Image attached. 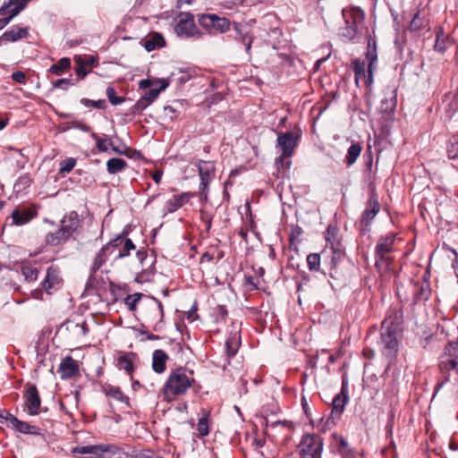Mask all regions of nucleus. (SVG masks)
I'll return each instance as SVG.
<instances>
[{"label":"nucleus","instance_id":"f8f14e48","mask_svg":"<svg viewBox=\"0 0 458 458\" xmlns=\"http://www.w3.org/2000/svg\"><path fill=\"white\" fill-rule=\"evenodd\" d=\"M349 395H348V387H347V381L345 378H343L342 382V387L339 394H335L333 398L332 402V410H331V415L329 420H332L333 423L335 424V420H337L340 419L341 415L343 414L345 405L348 402Z\"/></svg>","mask_w":458,"mask_h":458},{"label":"nucleus","instance_id":"5fc2aeb1","mask_svg":"<svg viewBox=\"0 0 458 458\" xmlns=\"http://www.w3.org/2000/svg\"><path fill=\"white\" fill-rule=\"evenodd\" d=\"M235 30L240 35L241 40H242V44L245 46V50L249 54L250 51V48H251L253 38L251 36L248 35L247 33H245V34L242 33V30L239 29L237 26H235Z\"/></svg>","mask_w":458,"mask_h":458},{"label":"nucleus","instance_id":"bf43d9fd","mask_svg":"<svg viewBox=\"0 0 458 458\" xmlns=\"http://www.w3.org/2000/svg\"><path fill=\"white\" fill-rule=\"evenodd\" d=\"M74 82L72 79H59L53 82V87L56 89H67L70 86H73Z\"/></svg>","mask_w":458,"mask_h":458},{"label":"nucleus","instance_id":"1a4fd4ad","mask_svg":"<svg viewBox=\"0 0 458 458\" xmlns=\"http://www.w3.org/2000/svg\"><path fill=\"white\" fill-rule=\"evenodd\" d=\"M301 131L297 129L286 132H277L276 147H279L282 157H291L298 145Z\"/></svg>","mask_w":458,"mask_h":458},{"label":"nucleus","instance_id":"20e7f679","mask_svg":"<svg viewBox=\"0 0 458 458\" xmlns=\"http://www.w3.org/2000/svg\"><path fill=\"white\" fill-rule=\"evenodd\" d=\"M344 27L341 28L340 35L346 40L353 39L360 32L364 21V13L359 7L345 8L342 11Z\"/></svg>","mask_w":458,"mask_h":458},{"label":"nucleus","instance_id":"de8ad7c7","mask_svg":"<svg viewBox=\"0 0 458 458\" xmlns=\"http://www.w3.org/2000/svg\"><path fill=\"white\" fill-rule=\"evenodd\" d=\"M142 296H143L142 293H137L134 294L128 295L125 298L124 302H125L126 306L128 307L129 310L135 311L137 310V305Z\"/></svg>","mask_w":458,"mask_h":458},{"label":"nucleus","instance_id":"0eeeda50","mask_svg":"<svg viewBox=\"0 0 458 458\" xmlns=\"http://www.w3.org/2000/svg\"><path fill=\"white\" fill-rule=\"evenodd\" d=\"M174 32L180 38H201L203 32L195 24L194 16L191 13L182 12L175 19Z\"/></svg>","mask_w":458,"mask_h":458},{"label":"nucleus","instance_id":"338daca9","mask_svg":"<svg viewBox=\"0 0 458 458\" xmlns=\"http://www.w3.org/2000/svg\"><path fill=\"white\" fill-rule=\"evenodd\" d=\"M0 418L4 419L6 420L7 426L12 428V426H13L12 418H16V417L14 415H13L12 413H10L6 410H1L0 411Z\"/></svg>","mask_w":458,"mask_h":458},{"label":"nucleus","instance_id":"c03bdc74","mask_svg":"<svg viewBox=\"0 0 458 458\" xmlns=\"http://www.w3.org/2000/svg\"><path fill=\"white\" fill-rule=\"evenodd\" d=\"M197 167L200 180H202L203 178L208 181H210V172L214 171V165L208 162L200 160L199 161Z\"/></svg>","mask_w":458,"mask_h":458},{"label":"nucleus","instance_id":"39448f33","mask_svg":"<svg viewBox=\"0 0 458 458\" xmlns=\"http://www.w3.org/2000/svg\"><path fill=\"white\" fill-rule=\"evenodd\" d=\"M396 234L389 233L386 235L379 237L375 247V266L380 271L382 269L387 270L393 262V258L390 254L394 250V244L395 242Z\"/></svg>","mask_w":458,"mask_h":458},{"label":"nucleus","instance_id":"f704fd0d","mask_svg":"<svg viewBox=\"0 0 458 458\" xmlns=\"http://www.w3.org/2000/svg\"><path fill=\"white\" fill-rule=\"evenodd\" d=\"M154 264L155 260H152L148 267L143 268L140 273H138L135 278L136 282L140 284L152 282L156 274Z\"/></svg>","mask_w":458,"mask_h":458},{"label":"nucleus","instance_id":"f03ea898","mask_svg":"<svg viewBox=\"0 0 458 458\" xmlns=\"http://www.w3.org/2000/svg\"><path fill=\"white\" fill-rule=\"evenodd\" d=\"M194 382L195 379L189 377L183 368L173 370L162 388L165 400L171 402L176 396L185 394Z\"/></svg>","mask_w":458,"mask_h":458},{"label":"nucleus","instance_id":"49530a36","mask_svg":"<svg viewBox=\"0 0 458 458\" xmlns=\"http://www.w3.org/2000/svg\"><path fill=\"white\" fill-rule=\"evenodd\" d=\"M38 269L35 267L26 265L21 267V274L28 282H34L38 279Z\"/></svg>","mask_w":458,"mask_h":458},{"label":"nucleus","instance_id":"ea45409f","mask_svg":"<svg viewBox=\"0 0 458 458\" xmlns=\"http://www.w3.org/2000/svg\"><path fill=\"white\" fill-rule=\"evenodd\" d=\"M338 233H339V229L337 228L336 225H328L327 231H326V234H325V239L327 242V248H326L327 250L329 245L331 246V245L342 243L341 240L338 237Z\"/></svg>","mask_w":458,"mask_h":458},{"label":"nucleus","instance_id":"a19ab883","mask_svg":"<svg viewBox=\"0 0 458 458\" xmlns=\"http://www.w3.org/2000/svg\"><path fill=\"white\" fill-rule=\"evenodd\" d=\"M157 83H160L157 89H150L142 96L148 104H151L158 97L159 93L168 87V83L165 80H157Z\"/></svg>","mask_w":458,"mask_h":458},{"label":"nucleus","instance_id":"423d86ee","mask_svg":"<svg viewBox=\"0 0 458 458\" xmlns=\"http://www.w3.org/2000/svg\"><path fill=\"white\" fill-rule=\"evenodd\" d=\"M322 438L316 434H305L297 445L298 458H321Z\"/></svg>","mask_w":458,"mask_h":458},{"label":"nucleus","instance_id":"cd10ccee","mask_svg":"<svg viewBox=\"0 0 458 458\" xmlns=\"http://www.w3.org/2000/svg\"><path fill=\"white\" fill-rule=\"evenodd\" d=\"M13 426L12 428L18 432L29 435H40V429L26 421H21L18 418H12Z\"/></svg>","mask_w":458,"mask_h":458},{"label":"nucleus","instance_id":"e433bc0d","mask_svg":"<svg viewBox=\"0 0 458 458\" xmlns=\"http://www.w3.org/2000/svg\"><path fill=\"white\" fill-rule=\"evenodd\" d=\"M102 458H112L114 456L121 457L124 454L123 448L114 444H101Z\"/></svg>","mask_w":458,"mask_h":458},{"label":"nucleus","instance_id":"69168bd1","mask_svg":"<svg viewBox=\"0 0 458 458\" xmlns=\"http://www.w3.org/2000/svg\"><path fill=\"white\" fill-rule=\"evenodd\" d=\"M12 79L20 84H25L27 81V76L22 71H15L11 75Z\"/></svg>","mask_w":458,"mask_h":458},{"label":"nucleus","instance_id":"8fccbe9b","mask_svg":"<svg viewBox=\"0 0 458 458\" xmlns=\"http://www.w3.org/2000/svg\"><path fill=\"white\" fill-rule=\"evenodd\" d=\"M290 157H282V154L276 159V165L278 173H285L291 166Z\"/></svg>","mask_w":458,"mask_h":458},{"label":"nucleus","instance_id":"79ce46f5","mask_svg":"<svg viewBox=\"0 0 458 458\" xmlns=\"http://www.w3.org/2000/svg\"><path fill=\"white\" fill-rule=\"evenodd\" d=\"M446 153L449 159L458 160V133L450 137L446 143Z\"/></svg>","mask_w":458,"mask_h":458},{"label":"nucleus","instance_id":"864d4df0","mask_svg":"<svg viewBox=\"0 0 458 458\" xmlns=\"http://www.w3.org/2000/svg\"><path fill=\"white\" fill-rule=\"evenodd\" d=\"M235 30L240 35L241 40H242V44L245 46V50L249 54L250 51V48H251L253 38L251 36L248 35L247 33H245V34L242 33V30L239 29L237 26H235Z\"/></svg>","mask_w":458,"mask_h":458},{"label":"nucleus","instance_id":"a18cd8bd","mask_svg":"<svg viewBox=\"0 0 458 458\" xmlns=\"http://www.w3.org/2000/svg\"><path fill=\"white\" fill-rule=\"evenodd\" d=\"M203 416L199 419L197 430L199 437H205L209 433L208 427V413L206 411H202Z\"/></svg>","mask_w":458,"mask_h":458},{"label":"nucleus","instance_id":"13d9d810","mask_svg":"<svg viewBox=\"0 0 458 458\" xmlns=\"http://www.w3.org/2000/svg\"><path fill=\"white\" fill-rule=\"evenodd\" d=\"M179 111L173 106H165L164 107V115L166 119L174 121L177 118Z\"/></svg>","mask_w":458,"mask_h":458},{"label":"nucleus","instance_id":"a878e982","mask_svg":"<svg viewBox=\"0 0 458 458\" xmlns=\"http://www.w3.org/2000/svg\"><path fill=\"white\" fill-rule=\"evenodd\" d=\"M165 43V38L160 33L149 34L143 39V47L148 52L164 47Z\"/></svg>","mask_w":458,"mask_h":458},{"label":"nucleus","instance_id":"9b49d317","mask_svg":"<svg viewBox=\"0 0 458 458\" xmlns=\"http://www.w3.org/2000/svg\"><path fill=\"white\" fill-rule=\"evenodd\" d=\"M380 211V204L375 190L370 191L369 198L366 202L365 209L362 212L360 224L361 226L369 227L371 221Z\"/></svg>","mask_w":458,"mask_h":458},{"label":"nucleus","instance_id":"aec40b11","mask_svg":"<svg viewBox=\"0 0 458 458\" xmlns=\"http://www.w3.org/2000/svg\"><path fill=\"white\" fill-rule=\"evenodd\" d=\"M114 240H118V242H115V254H114V260L129 256L130 251L135 249V245L132 241L126 238L123 233L117 235Z\"/></svg>","mask_w":458,"mask_h":458},{"label":"nucleus","instance_id":"393cba45","mask_svg":"<svg viewBox=\"0 0 458 458\" xmlns=\"http://www.w3.org/2000/svg\"><path fill=\"white\" fill-rule=\"evenodd\" d=\"M168 355L163 350H156L152 356V369L156 373L161 374L166 369Z\"/></svg>","mask_w":458,"mask_h":458},{"label":"nucleus","instance_id":"a211bd4d","mask_svg":"<svg viewBox=\"0 0 458 458\" xmlns=\"http://www.w3.org/2000/svg\"><path fill=\"white\" fill-rule=\"evenodd\" d=\"M366 59L369 62L368 64V79L367 83L372 84L373 82V72L376 68V63L377 61V43L374 38L371 36L368 38V47L366 52Z\"/></svg>","mask_w":458,"mask_h":458},{"label":"nucleus","instance_id":"7c9ffc66","mask_svg":"<svg viewBox=\"0 0 458 458\" xmlns=\"http://www.w3.org/2000/svg\"><path fill=\"white\" fill-rule=\"evenodd\" d=\"M135 354L133 352H127L118 357L117 367L119 369H123L127 374L131 375L133 367V358Z\"/></svg>","mask_w":458,"mask_h":458},{"label":"nucleus","instance_id":"c756f323","mask_svg":"<svg viewBox=\"0 0 458 458\" xmlns=\"http://www.w3.org/2000/svg\"><path fill=\"white\" fill-rule=\"evenodd\" d=\"M329 251L327 253V257L330 256V267L332 268L335 267L340 260L344 257L345 251L342 243L335 245H329Z\"/></svg>","mask_w":458,"mask_h":458},{"label":"nucleus","instance_id":"7ed1b4c3","mask_svg":"<svg viewBox=\"0 0 458 458\" xmlns=\"http://www.w3.org/2000/svg\"><path fill=\"white\" fill-rule=\"evenodd\" d=\"M396 295L401 302L415 305L420 301H426L431 295V288L428 280L424 276L421 282L411 281L404 287L403 285L396 287Z\"/></svg>","mask_w":458,"mask_h":458},{"label":"nucleus","instance_id":"6ab92c4d","mask_svg":"<svg viewBox=\"0 0 458 458\" xmlns=\"http://www.w3.org/2000/svg\"><path fill=\"white\" fill-rule=\"evenodd\" d=\"M80 372L78 362L71 356L64 357L58 368V373L63 379H68L75 377Z\"/></svg>","mask_w":458,"mask_h":458},{"label":"nucleus","instance_id":"5701e85b","mask_svg":"<svg viewBox=\"0 0 458 458\" xmlns=\"http://www.w3.org/2000/svg\"><path fill=\"white\" fill-rule=\"evenodd\" d=\"M196 196V193L182 192L179 195H174L165 202V210L168 213H174L186 204L190 199Z\"/></svg>","mask_w":458,"mask_h":458},{"label":"nucleus","instance_id":"6e6552de","mask_svg":"<svg viewBox=\"0 0 458 458\" xmlns=\"http://www.w3.org/2000/svg\"><path fill=\"white\" fill-rule=\"evenodd\" d=\"M199 24L211 34L212 30L218 33H225L230 30V21L215 13H203L198 15Z\"/></svg>","mask_w":458,"mask_h":458},{"label":"nucleus","instance_id":"37998d69","mask_svg":"<svg viewBox=\"0 0 458 458\" xmlns=\"http://www.w3.org/2000/svg\"><path fill=\"white\" fill-rule=\"evenodd\" d=\"M153 308L152 313L150 315L151 320H157V322H162L164 318V307L160 301L156 298H152Z\"/></svg>","mask_w":458,"mask_h":458},{"label":"nucleus","instance_id":"58836bf2","mask_svg":"<svg viewBox=\"0 0 458 458\" xmlns=\"http://www.w3.org/2000/svg\"><path fill=\"white\" fill-rule=\"evenodd\" d=\"M71 67V60L68 57L61 58L56 64L50 66L48 72L60 76L64 73Z\"/></svg>","mask_w":458,"mask_h":458},{"label":"nucleus","instance_id":"680f3d73","mask_svg":"<svg viewBox=\"0 0 458 458\" xmlns=\"http://www.w3.org/2000/svg\"><path fill=\"white\" fill-rule=\"evenodd\" d=\"M338 451L342 454H347L351 452L348 442L344 437H337Z\"/></svg>","mask_w":458,"mask_h":458},{"label":"nucleus","instance_id":"9d476101","mask_svg":"<svg viewBox=\"0 0 458 458\" xmlns=\"http://www.w3.org/2000/svg\"><path fill=\"white\" fill-rule=\"evenodd\" d=\"M401 331L395 329H381V342L383 344V353L388 358H394L398 353L399 340L398 335Z\"/></svg>","mask_w":458,"mask_h":458},{"label":"nucleus","instance_id":"603ef678","mask_svg":"<svg viewBox=\"0 0 458 458\" xmlns=\"http://www.w3.org/2000/svg\"><path fill=\"white\" fill-rule=\"evenodd\" d=\"M76 160L72 157L66 158L60 163L59 173L60 174H68L70 173L75 166Z\"/></svg>","mask_w":458,"mask_h":458},{"label":"nucleus","instance_id":"2f4dec72","mask_svg":"<svg viewBox=\"0 0 458 458\" xmlns=\"http://www.w3.org/2000/svg\"><path fill=\"white\" fill-rule=\"evenodd\" d=\"M328 250L325 249L321 254L310 253L307 257V265L310 271H319L321 257L324 259L327 258Z\"/></svg>","mask_w":458,"mask_h":458},{"label":"nucleus","instance_id":"4468645a","mask_svg":"<svg viewBox=\"0 0 458 458\" xmlns=\"http://www.w3.org/2000/svg\"><path fill=\"white\" fill-rule=\"evenodd\" d=\"M38 216V208L34 205L28 207H18L11 215L12 225L21 226L27 225Z\"/></svg>","mask_w":458,"mask_h":458},{"label":"nucleus","instance_id":"4d7b16f0","mask_svg":"<svg viewBox=\"0 0 458 458\" xmlns=\"http://www.w3.org/2000/svg\"><path fill=\"white\" fill-rule=\"evenodd\" d=\"M75 63H76V73L81 77V79H83L88 74L89 71L86 69L87 66L84 65L81 63V57H75Z\"/></svg>","mask_w":458,"mask_h":458},{"label":"nucleus","instance_id":"4be33fe9","mask_svg":"<svg viewBox=\"0 0 458 458\" xmlns=\"http://www.w3.org/2000/svg\"><path fill=\"white\" fill-rule=\"evenodd\" d=\"M397 104L396 89L394 87H387L385 89V98H382L380 103V111L383 113L390 114L394 112Z\"/></svg>","mask_w":458,"mask_h":458},{"label":"nucleus","instance_id":"ddd939ff","mask_svg":"<svg viewBox=\"0 0 458 458\" xmlns=\"http://www.w3.org/2000/svg\"><path fill=\"white\" fill-rule=\"evenodd\" d=\"M117 242L118 240H111L98 250L90 265L89 270L91 276L99 270L109 258L114 257V254H115V242Z\"/></svg>","mask_w":458,"mask_h":458},{"label":"nucleus","instance_id":"dca6fc26","mask_svg":"<svg viewBox=\"0 0 458 458\" xmlns=\"http://www.w3.org/2000/svg\"><path fill=\"white\" fill-rule=\"evenodd\" d=\"M23 397L28 413L32 416L38 414L41 406V398L37 386L34 385L28 386L24 391Z\"/></svg>","mask_w":458,"mask_h":458},{"label":"nucleus","instance_id":"bb28decb","mask_svg":"<svg viewBox=\"0 0 458 458\" xmlns=\"http://www.w3.org/2000/svg\"><path fill=\"white\" fill-rule=\"evenodd\" d=\"M103 392L106 394V395L124 403L128 408L131 407L129 397L125 395L119 387L111 385H106L103 387Z\"/></svg>","mask_w":458,"mask_h":458},{"label":"nucleus","instance_id":"c85d7f7f","mask_svg":"<svg viewBox=\"0 0 458 458\" xmlns=\"http://www.w3.org/2000/svg\"><path fill=\"white\" fill-rule=\"evenodd\" d=\"M73 454H90L91 458H102V445H86V446H75L72 449Z\"/></svg>","mask_w":458,"mask_h":458},{"label":"nucleus","instance_id":"0e129e2a","mask_svg":"<svg viewBox=\"0 0 458 458\" xmlns=\"http://www.w3.org/2000/svg\"><path fill=\"white\" fill-rule=\"evenodd\" d=\"M258 284L259 282L251 276H244V286L248 291H254L258 289Z\"/></svg>","mask_w":458,"mask_h":458},{"label":"nucleus","instance_id":"f3484780","mask_svg":"<svg viewBox=\"0 0 458 458\" xmlns=\"http://www.w3.org/2000/svg\"><path fill=\"white\" fill-rule=\"evenodd\" d=\"M403 323V312L401 308H391L386 318L382 322L383 329H395L401 331Z\"/></svg>","mask_w":458,"mask_h":458},{"label":"nucleus","instance_id":"09e8293b","mask_svg":"<svg viewBox=\"0 0 458 458\" xmlns=\"http://www.w3.org/2000/svg\"><path fill=\"white\" fill-rule=\"evenodd\" d=\"M81 103L87 107H93L97 109H106V103L105 99L91 100L89 98H81Z\"/></svg>","mask_w":458,"mask_h":458},{"label":"nucleus","instance_id":"3c124183","mask_svg":"<svg viewBox=\"0 0 458 458\" xmlns=\"http://www.w3.org/2000/svg\"><path fill=\"white\" fill-rule=\"evenodd\" d=\"M106 97L109 99L110 103L114 106L120 105L125 101V98L123 97L116 96V91L113 87H108L106 89Z\"/></svg>","mask_w":458,"mask_h":458},{"label":"nucleus","instance_id":"774afa93","mask_svg":"<svg viewBox=\"0 0 458 458\" xmlns=\"http://www.w3.org/2000/svg\"><path fill=\"white\" fill-rule=\"evenodd\" d=\"M155 84H157V81H153L149 79H144L139 82V88L140 89H150L152 88V86H154Z\"/></svg>","mask_w":458,"mask_h":458},{"label":"nucleus","instance_id":"c9c22d12","mask_svg":"<svg viewBox=\"0 0 458 458\" xmlns=\"http://www.w3.org/2000/svg\"><path fill=\"white\" fill-rule=\"evenodd\" d=\"M353 71L355 74V81L358 82L360 80H365V84L369 86L370 84L367 83L368 79V69L366 70V64L364 61L360 59H355L352 62Z\"/></svg>","mask_w":458,"mask_h":458},{"label":"nucleus","instance_id":"f257e3e1","mask_svg":"<svg viewBox=\"0 0 458 458\" xmlns=\"http://www.w3.org/2000/svg\"><path fill=\"white\" fill-rule=\"evenodd\" d=\"M81 225L82 219L76 211L66 213L61 219L58 229L46 234V244L56 247L66 243L71 239H75L80 233Z\"/></svg>","mask_w":458,"mask_h":458},{"label":"nucleus","instance_id":"72a5a7b5","mask_svg":"<svg viewBox=\"0 0 458 458\" xmlns=\"http://www.w3.org/2000/svg\"><path fill=\"white\" fill-rule=\"evenodd\" d=\"M128 166L127 162L119 157H113L106 162V170L110 174H115L123 171Z\"/></svg>","mask_w":458,"mask_h":458},{"label":"nucleus","instance_id":"473e14b6","mask_svg":"<svg viewBox=\"0 0 458 458\" xmlns=\"http://www.w3.org/2000/svg\"><path fill=\"white\" fill-rule=\"evenodd\" d=\"M240 344H241V338L238 334L235 333L233 335H231L229 337H227V339L225 341L226 355L229 358L233 357L237 353Z\"/></svg>","mask_w":458,"mask_h":458},{"label":"nucleus","instance_id":"6e6d98bb","mask_svg":"<svg viewBox=\"0 0 458 458\" xmlns=\"http://www.w3.org/2000/svg\"><path fill=\"white\" fill-rule=\"evenodd\" d=\"M148 103L141 97L131 108L132 114H140L148 106Z\"/></svg>","mask_w":458,"mask_h":458},{"label":"nucleus","instance_id":"052dcab7","mask_svg":"<svg viewBox=\"0 0 458 458\" xmlns=\"http://www.w3.org/2000/svg\"><path fill=\"white\" fill-rule=\"evenodd\" d=\"M423 26V19L420 16V13H417L412 20L411 21V23H410V29L411 30H419L422 28Z\"/></svg>","mask_w":458,"mask_h":458},{"label":"nucleus","instance_id":"b1692460","mask_svg":"<svg viewBox=\"0 0 458 458\" xmlns=\"http://www.w3.org/2000/svg\"><path fill=\"white\" fill-rule=\"evenodd\" d=\"M26 7V2L19 3L17 0H9L0 7V15H8L12 21Z\"/></svg>","mask_w":458,"mask_h":458},{"label":"nucleus","instance_id":"2eb2a0df","mask_svg":"<svg viewBox=\"0 0 458 458\" xmlns=\"http://www.w3.org/2000/svg\"><path fill=\"white\" fill-rule=\"evenodd\" d=\"M63 279L60 276L58 267L50 266L47 270V275L41 283L42 288L47 294H52L54 292L61 288Z\"/></svg>","mask_w":458,"mask_h":458},{"label":"nucleus","instance_id":"4c0bfd02","mask_svg":"<svg viewBox=\"0 0 458 458\" xmlns=\"http://www.w3.org/2000/svg\"><path fill=\"white\" fill-rule=\"evenodd\" d=\"M362 150V147L360 143H352L348 150L344 159L347 166H352L360 157Z\"/></svg>","mask_w":458,"mask_h":458},{"label":"nucleus","instance_id":"412c9836","mask_svg":"<svg viewBox=\"0 0 458 458\" xmlns=\"http://www.w3.org/2000/svg\"><path fill=\"white\" fill-rule=\"evenodd\" d=\"M29 36V27L21 28L17 25L13 26L9 30L5 31L0 37V44L7 42H15L22 38H27Z\"/></svg>","mask_w":458,"mask_h":458},{"label":"nucleus","instance_id":"e2e57ef3","mask_svg":"<svg viewBox=\"0 0 458 458\" xmlns=\"http://www.w3.org/2000/svg\"><path fill=\"white\" fill-rule=\"evenodd\" d=\"M212 218V215H210L208 211L204 209L200 210V220L205 224L207 231H209L211 228Z\"/></svg>","mask_w":458,"mask_h":458}]
</instances>
